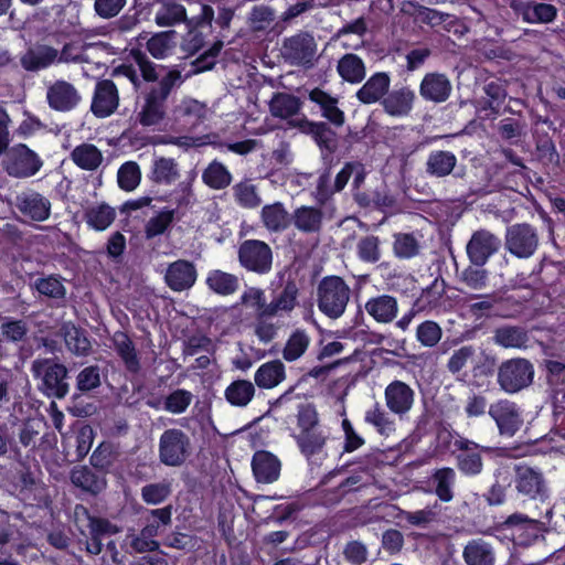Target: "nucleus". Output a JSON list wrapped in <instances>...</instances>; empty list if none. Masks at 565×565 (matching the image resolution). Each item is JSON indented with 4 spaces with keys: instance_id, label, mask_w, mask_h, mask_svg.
<instances>
[{
    "instance_id": "obj_1",
    "label": "nucleus",
    "mask_w": 565,
    "mask_h": 565,
    "mask_svg": "<svg viewBox=\"0 0 565 565\" xmlns=\"http://www.w3.org/2000/svg\"><path fill=\"white\" fill-rule=\"evenodd\" d=\"M129 56L141 72L145 83L149 84L140 92L142 105L136 115V121L142 127L159 126L167 117V102L171 93L191 76L211 71L216 64L203 52L191 62L192 68L183 75L180 65L157 64L139 47L131 49Z\"/></svg>"
},
{
    "instance_id": "obj_2",
    "label": "nucleus",
    "mask_w": 565,
    "mask_h": 565,
    "mask_svg": "<svg viewBox=\"0 0 565 565\" xmlns=\"http://www.w3.org/2000/svg\"><path fill=\"white\" fill-rule=\"evenodd\" d=\"M296 429L291 436L299 451L311 460L321 454L329 438L320 423L319 413L313 403H301L297 406Z\"/></svg>"
},
{
    "instance_id": "obj_3",
    "label": "nucleus",
    "mask_w": 565,
    "mask_h": 565,
    "mask_svg": "<svg viewBox=\"0 0 565 565\" xmlns=\"http://www.w3.org/2000/svg\"><path fill=\"white\" fill-rule=\"evenodd\" d=\"M74 525L79 533V542L85 544V551L90 555H99L104 547L103 540L119 532L116 524L90 514L83 504L74 508Z\"/></svg>"
},
{
    "instance_id": "obj_4",
    "label": "nucleus",
    "mask_w": 565,
    "mask_h": 565,
    "mask_svg": "<svg viewBox=\"0 0 565 565\" xmlns=\"http://www.w3.org/2000/svg\"><path fill=\"white\" fill-rule=\"evenodd\" d=\"M31 372L38 380V390L47 398L63 399L70 393L68 370L55 359H35Z\"/></svg>"
},
{
    "instance_id": "obj_5",
    "label": "nucleus",
    "mask_w": 565,
    "mask_h": 565,
    "mask_svg": "<svg viewBox=\"0 0 565 565\" xmlns=\"http://www.w3.org/2000/svg\"><path fill=\"white\" fill-rule=\"evenodd\" d=\"M191 437L180 428H168L159 437L158 458L166 467L180 468L193 455Z\"/></svg>"
},
{
    "instance_id": "obj_6",
    "label": "nucleus",
    "mask_w": 565,
    "mask_h": 565,
    "mask_svg": "<svg viewBox=\"0 0 565 565\" xmlns=\"http://www.w3.org/2000/svg\"><path fill=\"white\" fill-rule=\"evenodd\" d=\"M513 484L516 494L523 501L546 502L551 497L547 479L540 468L526 463H516L513 467Z\"/></svg>"
},
{
    "instance_id": "obj_7",
    "label": "nucleus",
    "mask_w": 565,
    "mask_h": 565,
    "mask_svg": "<svg viewBox=\"0 0 565 565\" xmlns=\"http://www.w3.org/2000/svg\"><path fill=\"white\" fill-rule=\"evenodd\" d=\"M319 310L330 319L340 318L350 299V287L340 276H327L317 288Z\"/></svg>"
},
{
    "instance_id": "obj_8",
    "label": "nucleus",
    "mask_w": 565,
    "mask_h": 565,
    "mask_svg": "<svg viewBox=\"0 0 565 565\" xmlns=\"http://www.w3.org/2000/svg\"><path fill=\"white\" fill-rule=\"evenodd\" d=\"M456 468L467 478H475L484 469L483 455H491L493 448L482 446L472 439L458 436L454 441Z\"/></svg>"
},
{
    "instance_id": "obj_9",
    "label": "nucleus",
    "mask_w": 565,
    "mask_h": 565,
    "mask_svg": "<svg viewBox=\"0 0 565 565\" xmlns=\"http://www.w3.org/2000/svg\"><path fill=\"white\" fill-rule=\"evenodd\" d=\"M534 377L533 364L522 358L501 363L498 370V384L505 393L513 394L527 387Z\"/></svg>"
},
{
    "instance_id": "obj_10",
    "label": "nucleus",
    "mask_w": 565,
    "mask_h": 565,
    "mask_svg": "<svg viewBox=\"0 0 565 565\" xmlns=\"http://www.w3.org/2000/svg\"><path fill=\"white\" fill-rule=\"evenodd\" d=\"M4 152L3 167L11 177L20 179L33 177L43 166L40 156L25 143H17Z\"/></svg>"
},
{
    "instance_id": "obj_11",
    "label": "nucleus",
    "mask_w": 565,
    "mask_h": 565,
    "mask_svg": "<svg viewBox=\"0 0 565 565\" xmlns=\"http://www.w3.org/2000/svg\"><path fill=\"white\" fill-rule=\"evenodd\" d=\"M317 53L315 38L305 31L285 38L281 54L285 61L292 66L309 68L313 66Z\"/></svg>"
},
{
    "instance_id": "obj_12",
    "label": "nucleus",
    "mask_w": 565,
    "mask_h": 565,
    "mask_svg": "<svg viewBox=\"0 0 565 565\" xmlns=\"http://www.w3.org/2000/svg\"><path fill=\"white\" fill-rule=\"evenodd\" d=\"M239 265L247 271L266 275L273 267V250L270 246L259 239H246L238 247Z\"/></svg>"
},
{
    "instance_id": "obj_13",
    "label": "nucleus",
    "mask_w": 565,
    "mask_h": 565,
    "mask_svg": "<svg viewBox=\"0 0 565 565\" xmlns=\"http://www.w3.org/2000/svg\"><path fill=\"white\" fill-rule=\"evenodd\" d=\"M539 247V234L534 226L527 223H516L508 226L505 232V248L518 258L531 257Z\"/></svg>"
},
{
    "instance_id": "obj_14",
    "label": "nucleus",
    "mask_w": 565,
    "mask_h": 565,
    "mask_svg": "<svg viewBox=\"0 0 565 565\" xmlns=\"http://www.w3.org/2000/svg\"><path fill=\"white\" fill-rule=\"evenodd\" d=\"M213 19V8L202 4L200 14L188 21V32L183 35L180 45L181 51L188 56L195 55L204 46L205 35L202 29L211 28Z\"/></svg>"
},
{
    "instance_id": "obj_15",
    "label": "nucleus",
    "mask_w": 565,
    "mask_h": 565,
    "mask_svg": "<svg viewBox=\"0 0 565 565\" xmlns=\"http://www.w3.org/2000/svg\"><path fill=\"white\" fill-rule=\"evenodd\" d=\"M501 247V239L487 230H478L471 235L466 252L470 263L475 266H484L489 258Z\"/></svg>"
},
{
    "instance_id": "obj_16",
    "label": "nucleus",
    "mask_w": 565,
    "mask_h": 565,
    "mask_svg": "<svg viewBox=\"0 0 565 565\" xmlns=\"http://www.w3.org/2000/svg\"><path fill=\"white\" fill-rule=\"evenodd\" d=\"M488 414L495 422L502 436H514L523 425L519 407L515 403L508 399H500L491 404Z\"/></svg>"
},
{
    "instance_id": "obj_17",
    "label": "nucleus",
    "mask_w": 565,
    "mask_h": 565,
    "mask_svg": "<svg viewBox=\"0 0 565 565\" xmlns=\"http://www.w3.org/2000/svg\"><path fill=\"white\" fill-rule=\"evenodd\" d=\"M119 106V92L114 81L103 78L96 82L90 111L97 118L111 116Z\"/></svg>"
},
{
    "instance_id": "obj_18",
    "label": "nucleus",
    "mask_w": 565,
    "mask_h": 565,
    "mask_svg": "<svg viewBox=\"0 0 565 565\" xmlns=\"http://www.w3.org/2000/svg\"><path fill=\"white\" fill-rule=\"evenodd\" d=\"M510 8L524 22L531 24H547L557 18L558 10L552 3L536 0H510Z\"/></svg>"
},
{
    "instance_id": "obj_19",
    "label": "nucleus",
    "mask_w": 565,
    "mask_h": 565,
    "mask_svg": "<svg viewBox=\"0 0 565 565\" xmlns=\"http://www.w3.org/2000/svg\"><path fill=\"white\" fill-rule=\"evenodd\" d=\"M385 405L393 415L406 416L415 403V391L401 380L392 381L384 390Z\"/></svg>"
},
{
    "instance_id": "obj_20",
    "label": "nucleus",
    "mask_w": 565,
    "mask_h": 565,
    "mask_svg": "<svg viewBox=\"0 0 565 565\" xmlns=\"http://www.w3.org/2000/svg\"><path fill=\"white\" fill-rule=\"evenodd\" d=\"M46 100L51 109L60 113H68L78 106L82 97L72 83L57 79L47 87Z\"/></svg>"
},
{
    "instance_id": "obj_21",
    "label": "nucleus",
    "mask_w": 565,
    "mask_h": 565,
    "mask_svg": "<svg viewBox=\"0 0 565 565\" xmlns=\"http://www.w3.org/2000/svg\"><path fill=\"white\" fill-rule=\"evenodd\" d=\"M15 207L26 218L34 222H44L51 215V201L43 194L28 190L15 196Z\"/></svg>"
},
{
    "instance_id": "obj_22",
    "label": "nucleus",
    "mask_w": 565,
    "mask_h": 565,
    "mask_svg": "<svg viewBox=\"0 0 565 565\" xmlns=\"http://www.w3.org/2000/svg\"><path fill=\"white\" fill-rule=\"evenodd\" d=\"M404 289H399L401 294L415 298L414 302H419L424 308L426 306L435 307L445 294L444 279L435 278L429 286L419 289L417 280L412 277L403 278Z\"/></svg>"
},
{
    "instance_id": "obj_23",
    "label": "nucleus",
    "mask_w": 565,
    "mask_h": 565,
    "mask_svg": "<svg viewBox=\"0 0 565 565\" xmlns=\"http://www.w3.org/2000/svg\"><path fill=\"white\" fill-rule=\"evenodd\" d=\"M196 278L198 271L194 264L185 259H178L169 264L164 275L167 286L177 292L190 289Z\"/></svg>"
},
{
    "instance_id": "obj_24",
    "label": "nucleus",
    "mask_w": 565,
    "mask_h": 565,
    "mask_svg": "<svg viewBox=\"0 0 565 565\" xmlns=\"http://www.w3.org/2000/svg\"><path fill=\"white\" fill-rule=\"evenodd\" d=\"M252 471L258 483H273L280 476L281 462L268 450H257L252 458Z\"/></svg>"
},
{
    "instance_id": "obj_25",
    "label": "nucleus",
    "mask_w": 565,
    "mask_h": 565,
    "mask_svg": "<svg viewBox=\"0 0 565 565\" xmlns=\"http://www.w3.org/2000/svg\"><path fill=\"white\" fill-rule=\"evenodd\" d=\"M94 438L95 434L90 425H78L73 434L67 436L63 441L66 456L71 457L72 461H81L88 455Z\"/></svg>"
},
{
    "instance_id": "obj_26",
    "label": "nucleus",
    "mask_w": 565,
    "mask_h": 565,
    "mask_svg": "<svg viewBox=\"0 0 565 565\" xmlns=\"http://www.w3.org/2000/svg\"><path fill=\"white\" fill-rule=\"evenodd\" d=\"M299 287L297 281L288 278L276 292L273 300L265 307L263 316H278L281 312L290 313L298 305Z\"/></svg>"
},
{
    "instance_id": "obj_27",
    "label": "nucleus",
    "mask_w": 565,
    "mask_h": 565,
    "mask_svg": "<svg viewBox=\"0 0 565 565\" xmlns=\"http://www.w3.org/2000/svg\"><path fill=\"white\" fill-rule=\"evenodd\" d=\"M308 98L319 107L321 116L330 124L335 127H341L344 124L345 115L344 111L339 108L337 97L320 87H315L309 92Z\"/></svg>"
},
{
    "instance_id": "obj_28",
    "label": "nucleus",
    "mask_w": 565,
    "mask_h": 565,
    "mask_svg": "<svg viewBox=\"0 0 565 565\" xmlns=\"http://www.w3.org/2000/svg\"><path fill=\"white\" fill-rule=\"evenodd\" d=\"M451 89V83L445 74L428 73L422 79L419 94L425 100L444 103L449 98Z\"/></svg>"
},
{
    "instance_id": "obj_29",
    "label": "nucleus",
    "mask_w": 565,
    "mask_h": 565,
    "mask_svg": "<svg viewBox=\"0 0 565 565\" xmlns=\"http://www.w3.org/2000/svg\"><path fill=\"white\" fill-rule=\"evenodd\" d=\"M114 349L129 374L141 371L140 358L130 337L124 331H116L111 338Z\"/></svg>"
},
{
    "instance_id": "obj_30",
    "label": "nucleus",
    "mask_w": 565,
    "mask_h": 565,
    "mask_svg": "<svg viewBox=\"0 0 565 565\" xmlns=\"http://www.w3.org/2000/svg\"><path fill=\"white\" fill-rule=\"evenodd\" d=\"M415 93L407 86L388 90L382 100L386 114L394 117L408 116L413 109Z\"/></svg>"
},
{
    "instance_id": "obj_31",
    "label": "nucleus",
    "mask_w": 565,
    "mask_h": 565,
    "mask_svg": "<svg viewBox=\"0 0 565 565\" xmlns=\"http://www.w3.org/2000/svg\"><path fill=\"white\" fill-rule=\"evenodd\" d=\"M391 85V77L385 72L374 73L356 92L355 96L362 104L370 105L383 99Z\"/></svg>"
},
{
    "instance_id": "obj_32",
    "label": "nucleus",
    "mask_w": 565,
    "mask_h": 565,
    "mask_svg": "<svg viewBox=\"0 0 565 565\" xmlns=\"http://www.w3.org/2000/svg\"><path fill=\"white\" fill-rule=\"evenodd\" d=\"M456 481L457 473L451 467L436 468L428 478V484L441 502H450L454 499Z\"/></svg>"
},
{
    "instance_id": "obj_33",
    "label": "nucleus",
    "mask_w": 565,
    "mask_h": 565,
    "mask_svg": "<svg viewBox=\"0 0 565 565\" xmlns=\"http://www.w3.org/2000/svg\"><path fill=\"white\" fill-rule=\"evenodd\" d=\"M365 310L379 323H391L398 313V303L391 295H379L367 299Z\"/></svg>"
},
{
    "instance_id": "obj_34",
    "label": "nucleus",
    "mask_w": 565,
    "mask_h": 565,
    "mask_svg": "<svg viewBox=\"0 0 565 565\" xmlns=\"http://www.w3.org/2000/svg\"><path fill=\"white\" fill-rule=\"evenodd\" d=\"M58 51L50 45H38L29 49L20 58L21 66L28 72L45 70L57 60Z\"/></svg>"
},
{
    "instance_id": "obj_35",
    "label": "nucleus",
    "mask_w": 565,
    "mask_h": 565,
    "mask_svg": "<svg viewBox=\"0 0 565 565\" xmlns=\"http://www.w3.org/2000/svg\"><path fill=\"white\" fill-rule=\"evenodd\" d=\"M294 226L305 234H317L322 230L323 212L320 207L301 205L291 215Z\"/></svg>"
},
{
    "instance_id": "obj_36",
    "label": "nucleus",
    "mask_w": 565,
    "mask_h": 565,
    "mask_svg": "<svg viewBox=\"0 0 565 565\" xmlns=\"http://www.w3.org/2000/svg\"><path fill=\"white\" fill-rule=\"evenodd\" d=\"M286 380V366L276 359L258 366L254 374V382L258 388L271 390Z\"/></svg>"
},
{
    "instance_id": "obj_37",
    "label": "nucleus",
    "mask_w": 565,
    "mask_h": 565,
    "mask_svg": "<svg viewBox=\"0 0 565 565\" xmlns=\"http://www.w3.org/2000/svg\"><path fill=\"white\" fill-rule=\"evenodd\" d=\"M71 482L90 494H98L106 488L104 476L96 473L87 466H76L70 472Z\"/></svg>"
},
{
    "instance_id": "obj_38",
    "label": "nucleus",
    "mask_w": 565,
    "mask_h": 565,
    "mask_svg": "<svg viewBox=\"0 0 565 565\" xmlns=\"http://www.w3.org/2000/svg\"><path fill=\"white\" fill-rule=\"evenodd\" d=\"M269 111L273 117L288 119L298 115L302 108L301 99L290 93L276 92L269 103Z\"/></svg>"
},
{
    "instance_id": "obj_39",
    "label": "nucleus",
    "mask_w": 565,
    "mask_h": 565,
    "mask_svg": "<svg viewBox=\"0 0 565 565\" xmlns=\"http://www.w3.org/2000/svg\"><path fill=\"white\" fill-rule=\"evenodd\" d=\"M458 159L449 150H433L426 160V173L433 178H446L456 168Z\"/></svg>"
},
{
    "instance_id": "obj_40",
    "label": "nucleus",
    "mask_w": 565,
    "mask_h": 565,
    "mask_svg": "<svg viewBox=\"0 0 565 565\" xmlns=\"http://www.w3.org/2000/svg\"><path fill=\"white\" fill-rule=\"evenodd\" d=\"M159 9L154 14V22L158 26L167 28L185 22L188 24L185 7L175 0H160Z\"/></svg>"
},
{
    "instance_id": "obj_41",
    "label": "nucleus",
    "mask_w": 565,
    "mask_h": 565,
    "mask_svg": "<svg viewBox=\"0 0 565 565\" xmlns=\"http://www.w3.org/2000/svg\"><path fill=\"white\" fill-rule=\"evenodd\" d=\"M467 565H494L495 556L490 543L482 539L470 540L462 551Z\"/></svg>"
},
{
    "instance_id": "obj_42",
    "label": "nucleus",
    "mask_w": 565,
    "mask_h": 565,
    "mask_svg": "<svg viewBox=\"0 0 565 565\" xmlns=\"http://www.w3.org/2000/svg\"><path fill=\"white\" fill-rule=\"evenodd\" d=\"M205 285L212 292L226 297L238 290L239 279L234 274L221 269H211L206 274Z\"/></svg>"
},
{
    "instance_id": "obj_43",
    "label": "nucleus",
    "mask_w": 565,
    "mask_h": 565,
    "mask_svg": "<svg viewBox=\"0 0 565 565\" xmlns=\"http://www.w3.org/2000/svg\"><path fill=\"white\" fill-rule=\"evenodd\" d=\"M305 131L313 138L318 147L328 153H334L338 149L337 132L324 121H305Z\"/></svg>"
},
{
    "instance_id": "obj_44",
    "label": "nucleus",
    "mask_w": 565,
    "mask_h": 565,
    "mask_svg": "<svg viewBox=\"0 0 565 565\" xmlns=\"http://www.w3.org/2000/svg\"><path fill=\"white\" fill-rule=\"evenodd\" d=\"M364 422L371 425L379 435L384 437L393 435L396 430V423L392 417V413L386 412L379 402L374 403L365 411Z\"/></svg>"
},
{
    "instance_id": "obj_45",
    "label": "nucleus",
    "mask_w": 565,
    "mask_h": 565,
    "mask_svg": "<svg viewBox=\"0 0 565 565\" xmlns=\"http://www.w3.org/2000/svg\"><path fill=\"white\" fill-rule=\"evenodd\" d=\"M177 35L174 30L152 34L146 42L147 52L156 60L167 58L177 45Z\"/></svg>"
},
{
    "instance_id": "obj_46",
    "label": "nucleus",
    "mask_w": 565,
    "mask_h": 565,
    "mask_svg": "<svg viewBox=\"0 0 565 565\" xmlns=\"http://www.w3.org/2000/svg\"><path fill=\"white\" fill-rule=\"evenodd\" d=\"M255 384L249 380L237 379L230 383L224 391L225 401L234 407H245L254 398Z\"/></svg>"
},
{
    "instance_id": "obj_47",
    "label": "nucleus",
    "mask_w": 565,
    "mask_h": 565,
    "mask_svg": "<svg viewBox=\"0 0 565 565\" xmlns=\"http://www.w3.org/2000/svg\"><path fill=\"white\" fill-rule=\"evenodd\" d=\"M264 226L274 233L285 231L290 224V217L281 202L266 204L260 212Z\"/></svg>"
},
{
    "instance_id": "obj_48",
    "label": "nucleus",
    "mask_w": 565,
    "mask_h": 565,
    "mask_svg": "<svg viewBox=\"0 0 565 565\" xmlns=\"http://www.w3.org/2000/svg\"><path fill=\"white\" fill-rule=\"evenodd\" d=\"M180 177L179 169L173 158H154L148 178L157 184L170 185Z\"/></svg>"
},
{
    "instance_id": "obj_49",
    "label": "nucleus",
    "mask_w": 565,
    "mask_h": 565,
    "mask_svg": "<svg viewBox=\"0 0 565 565\" xmlns=\"http://www.w3.org/2000/svg\"><path fill=\"white\" fill-rule=\"evenodd\" d=\"M71 159L79 169L94 171L102 164L103 153L95 145L83 142L72 150Z\"/></svg>"
},
{
    "instance_id": "obj_50",
    "label": "nucleus",
    "mask_w": 565,
    "mask_h": 565,
    "mask_svg": "<svg viewBox=\"0 0 565 565\" xmlns=\"http://www.w3.org/2000/svg\"><path fill=\"white\" fill-rule=\"evenodd\" d=\"M337 71L342 79L351 84L360 83L365 77L364 62L353 53H347L339 60Z\"/></svg>"
},
{
    "instance_id": "obj_51",
    "label": "nucleus",
    "mask_w": 565,
    "mask_h": 565,
    "mask_svg": "<svg viewBox=\"0 0 565 565\" xmlns=\"http://www.w3.org/2000/svg\"><path fill=\"white\" fill-rule=\"evenodd\" d=\"M87 225L95 231L102 232L107 230L116 218V211L114 207L105 202L85 210L84 213Z\"/></svg>"
},
{
    "instance_id": "obj_52",
    "label": "nucleus",
    "mask_w": 565,
    "mask_h": 565,
    "mask_svg": "<svg viewBox=\"0 0 565 565\" xmlns=\"http://www.w3.org/2000/svg\"><path fill=\"white\" fill-rule=\"evenodd\" d=\"M415 20L431 28L443 25L447 31H450L451 28L458 22V19L452 14L420 4L415 7Z\"/></svg>"
},
{
    "instance_id": "obj_53",
    "label": "nucleus",
    "mask_w": 565,
    "mask_h": 565,
    "mask_svg": "<svg viewBox=\"0 0 565 565\" xmlns=\"http://www.w3.org/2000/svg\"><path fill=\"white\" fill-rule=\"evenodd\" d=\"M65 345L68 351L77 356H87L92 351V343L86 331L74 324L63 328Z\"/></svg>"
},
{
    "instance_id": "obj_54",
    "label": "nucleus",
    "mask_w": 565,
    "mask_h": 565,
    "mask_svg": "<svg viewBox=\"0 0 565 565\" xmlns=\"http://www.w3.org/2000/svg\"><path fill=\"white\" fill-rule=\"evenodd\" d=\"M202 181L213 190H223L232 182V174L220 161L213 160L202 172Z\"/></svg>"
},
{
    "instance_id": "obj_55",
    "label": "nucleus",
    "mask_w": 565,
    "mask_h": 565,
    "mask_svg": "<svg viewBox=\"0 0 565 565\" xmlns=\"http://www.w3.org/2000/svg\"><path fill=\"white\" fill-rule=\"evenodd\" d=\"M310 345V337L305 329L294 330L282 349V358L287 362L300 359Z\"/></svg>"
},
{
    "instance_id": "obj_56",
    "label": "nucleus",
    "mask_w": 565,
    "mask_h": 565,
    "mask_svg": "<svg viewBox=\"0 0 565 565\" xmlns=\"http://www.w3.org/2000/svg\"><path fill=\"white\" fill-rule=\"evenodd\" d=\"M494 341L503 348H527L529 334L521 327H501L494 332Z\"/></svg>"
},
{
    "instance_id": "obj_57",
    "label": "nucleus",
    "mask_w": 565,
    "mask_h": 565,
    "mask_svg": "<svg viewBox=\"0 0 565 565\" xmlns=\"http://www.w3.org/2000/svg\"><path fill=\"white\" fill-rule=\"evenodd\" d=\"M175 118L190 126H196L205 118L206 107L193 98H184L174 109Z\"/></svg>"
},
{
    "instance_id": "obj_58",
    "label": "nucleus",
    "mask_w": 565,
    "mask_h": 565,
    "mask_svg": "<svg viewBox=\"0 0 565 565\" xmlns=\"http://www.w3.org/2000/svg\"><path fill=\"white\" fill-rule=\"evenodd\" d=\"M147 6L146 1L132 0V6L117 20V29L120 32H130L148 20L150 13L147 12Z\"/></svg>"
},
{
    "instance_id": "obj_59",
    "label": "nucleus",
    "mask_w": 565,
    "mask_h": 565,
    "mask_svg": "<svg viewBox=\"0 0 565 565\" xmlns=\"http://www.w3.org/2000/svg\"><path fill=\"white\" fill-rule=\"evenodd\" d=\"M393 253L398 259H411L419 255L420 243L414 233H395Z\"/></svg>"
},
{
    "instance_id": "obj_60",
    "label": "nucleus",
    "mask_w": 565,
    "mask_h": 565,
    "mask_svg": "<svg viewBox=\"0 0 565 565\" xmlns=\"http://www.w3.org/2000/svg\"><path fill=\"white\" fill-rule=\"evenodd\" d=\"M28 324L21 319L6 317L0 324V348L4 342L19 343L26 339Z\"/></svg>"
},
{
    "instance_id": "obj_61",
    "label": "nucleus",
    "mask_w": 565,
    "mask_h": 565,
    "mask_svg": "<svg viewBox=\"0 0 565 565\" xmlns=\"http://www.w3.org/2000/svg\"><path fill=\"white\" fill-rule=\"evenodd\" d=\"M175 220V210L164 207L157 215L149 218L145 225L146 239H152L164 234Z\"/></svg>"
},
{
    "instance_id": "obj_62",
    "label": "nucleus",
    "mask_w": 565,
    "mask_h": 565,
    "mask_svg": "<svg viewBox=\"0 0 565 565\" xmlns=\"http://www.w3.org/2000/svg\"><path fill=\"white\" fill-rule=\"evenodd\" d=\"M33 287L41 296L46 298L64 300L66 297V288L58 275L36 278Z\"/></svg>"
},
{
    "instance_id": "obj_63",
    "label": "nucleus",
    "mask_w": 565,
    "mask_h": 565,
    "mask_svg": "<svg viewBox=\"0 0 565 565\" xmlns=\"http://www.w3.org/2000/svg\"><path fill=\"white\" fill-rule=\"evenodd\" d=\"M141 181V170L137 162L126 161L117 171V183L119 189L126 192L134 191Z\"/></svg>"
},
{
    "instance_id": "obj_64",
    "label": "nucleus",
    "mask_w": 565,
    "mask_h": 565,
    "mask_svg": "<svg viewBox=\"0 0 565 565\" xmlns=\"http://www.w3.org/2000/svg\"><path fill=\"white\" fill-rule=\"evenodd\" d=\"M172 493L171 482L163 480L145 484L141 488V499L146 504L159 505L163 503Z\"/></svg>"
}]
</instances>
